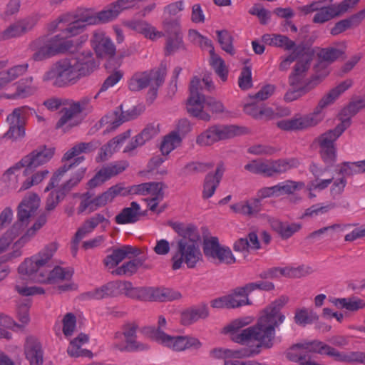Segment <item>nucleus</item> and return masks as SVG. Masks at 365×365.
Returning <instances> with one entry per match:
<instances>
[{"label":"nucleus","instance_id":"5","mask_svg":"<svg viewBox=\"0 0 365 365\" xmlns=\"http://www.w3.org/2000/svg\"><path fill=\"white\" fill-rule=\"evenodd\" d=\"M123 294L140 301L166 302L178 299L181 294L168 288L134 287L129 282H110L100 288L90 292V298L101 299L106 297Z\"/></svg>","mask_w":365,"mask_h":365},{"label":"nucleus","instance_id":"60","mask_svg":"<svg viewBox=\"0 0 365 365\" xmlns=\"http://www.w3.org/2000/svg\"><path fill=\"white\" fill-rule=\"evenodd\" d=\"M28 107L22 106L15 108L13 112L7 116V121L9 125H25Z\"/></svg>","mask_w":365,"mask_h":365},{"label":"nucleus","instance_id":"47","mask_svg":"<svg viewBox=\"0 0 365 365\" xmlns=\"http://www.w3.org/2000/svg\"><path fill=\"white\" fill-rule=\"evenodd\" d=\"M140 214V206L133 202L130 207L124 208L118 215L115 216V222L118 225H124L135 222Z\"/></svg>","mask_w":365,"mask_h":365},{"label":"nucleus","instance_id":"39","mask_svg":"<svg viewBox=\"0 0 365 365\" xmlns=\"http://www.w3.org/2000/svg\"><path fill=\"white\" fill-rule=\"evenodd\" d=\"M262 42L271 46L282 48L285 51H294V53L300 50V46L287 36L281 34H266L262 37Z\"/></svg>","mask_w":365,"mask_h":365},{"label":"nucleus","instance_id":"64","mask_svg":"<svg viewBox=\"0 0 365 365\" xmlns=\"http://www.w3.org/2000/svg\"><path fill=\"white\" fill-rule=\"evenodd\" d=\"M346 184L347 181L344 175L334 180L332 179V182L329 185L331 196L334 199L339 197L342 195Z\"/></svg>","mask_w":365,"mask_h":365},{"label":"nucleus","instance_id":"9","mask_svg":"<svg viewBox=\"0 0 365 365\" xmlns=\"http://www.w3.org/2000/svg\"><path fill=\"white\" fill-rule=\"evenodd\" d=\"M98 12L92 9H79L74 12L66 13L51 21L46 26L47 31H61L74 37L81 33L86 26L99 24Z\"/></svg>","mask_w":365,"mask_h":365},{"label":"nucleus","instance_id":"43","mask_svg":"<svg viewBox=\"0 0 365 365\" xmlns=\"http://www.w3.org/2000/svg\"><path fill=\"white\" fill-rule=\"evenodd\" d=\"M135 250L130 245H124L120 248L115 249L112 253L108 255L104 259V264L106 268L110 269L115 268L129 254H135Z\"/></svg>","mask_w":365,"mask_h":365},{"label":"nucleus","instance_id":"53","mask_svg":"<svg viewBox=\"0 0 365 365\" xmlns=\"http://www.w3.org/2000/svg\"><path fill=\"white\" fill-rule=\"evenodd\" d=\"M19 325L14 319L2 312H0V339H10L11 338V329Z\"/></svg>","mask_w":365,"mask_h":365},{"label":"nucleus","instance_id":"55","mask_svg":"<svg viewBox=\"0 0 365 365\" xmlns=\"http://www.w3.org/2000/svg\"><path fill=\"white\" fill-rule=\"evenodd\" d=\"M299 164V160L294 158L273 160L274 175L286 173L291 169L297 168Z\"/></svg>","mask_w":365,"mask_h":365},{"label":"nucleus","instance_id":"54","mask_svg":"<svg viewBox=\"0 0 365 365\" xmlns=\"http://www.w3.org/2000/svg\"><path fill=\"white\" fill-rule=\"evenodd\" d=\"M305 186L302 182L293 180H285L275 185L277 195L279 197L283 195H289L295 191L302 189Z\"/></svg>","mask_w":365,"mask_h":365},{"label":"nucleus","instance_id":"24","mask_svg":"<svg viewBox=\"0 0 365 365\" xmlns=\"http://www.w3.org/2000/svg\"><path fill=\"white\" fill-rule=\"evenodd\" d=\"M82 154V150L80 143L76 144L71 149L67 150L63 156V161H69L75 157L74 163L70 164H64L60 167L51 177L48 184L46 187L44 191L48 192L58 185L60 181L62 180L64 175L74 165H78L84 160L83 157H78L79 155Z\"/></svg>","mask_w":365,"mask_h":365},{"label":"nucleus","instance_id":"52","mask_svg":"<svg viewBox=\"0 0 365 365\" xmlns=\"http://www.w3.org/2000/svg\"><path fill=\"white\" fill-rule=\"evenodd\" d=\"M120 14L116 4L113 1L98 12L99 24L111 22L115 20Z\"/></svg>","mask_w":365,"mask_h":365},{"label":"nucleus","instance_id":"45","mask_svg":"<svg viewBox=\"0 0 365 365\" xmlns=\"http://www.w3.org/2000/svg\"><path fill=\"white\" fill-rule=\"evenodd\" d=\"M269 222L272 228L284 239L290 237L301 228L299 223L282 222L273 218H269Z\"/></svg>","mask_w":365,"mask_h":365},{"label":"nucleus","instance_id":"13","mask_svg":"<svg viewBox=\"0 0 365 365\" xmlns=\"http://www.w3.org/2000/svg\"><path fill=\"white\" fill-rule=\"evenodd\" d=\"M46 222L47 217L45 215L39 216L32 226L28 228L25 233L13 244L10 252L0 255V282L5 279L10 272L9 267L2 264L13 262L22 256L24 247L31 241Z\"/></svg>","mask_w":365,"mask_h":365},{"label":"nucleus","instance_id":"48","mask_svg":"<svg viewBox=\"0 0 365 365\" xmlns=\"http://www.w3.org/2000/svg\"><path fill=\"white\" fill-rule=\"evenodd\" d=\"M331 302L339 309H345L351 312H356L365 307V301L356 297L333 299Z\"/></svg>","mask_w":365,"mask_h":365},{"label":"nucleus","instance_id":"22","mask_svg":"<svg viewBox=\"0 0 365 365\" xmlns=\"http://www.w3.org/2000/svg\"><path fill=\"white\" fill-rule=\"evenodd\" d=\"M113 190L114 189L110 187L106 192L95 198H92L91 193L88 192L83 194L75 193L73 195L74 197H79L81 198L78 212L79 214L83 213L86 211L91 212L111 202L115 198V191Z\"/></svg>","mask_w":365,"mask_h":365},{"label":"nucleus","instance_id":"56","mask_svg":"<svg viewBox=\"0 0 365 365\" xmlns=\"http://www.w3.org/2000/svg\"><path fill=\"white\" fill-rule=\"evenodd\" d=\"M318 319V315L313 310L301 309L297 310L294 321L299 325L305 326Z\"/></svg>","mask_w":365,"mask_h":365},{"label":"nucleus","instance_id":"31","mask_svg":"<svg viewBox=\"0 0 365 365\" xmlns=\"http://www.w3.org/2000/svg\"><path fill=\"white\" fill-rule=\"evenodd\" d=\"M123 24L127 28L143 35L145 38L156 41L164 36L163 31H158L156 27L149 22L142 19H132L123 21Z\"/></svg>","mask_w":365,"mask_h":365},{"label":"nucleus","instance_id":"63","mask_svg":"<svg viewBox=\"0 0 365 365\" xmlns=\"http://www.w3.org/2000/svg\"><path fill=\"white\" fill-rule=\"evenodd\" d=\"M86 172V168H81L74 173L68 180L62 185L60 187L65 193L68 192L73 187H76L83 178Z\"/></svg>","mask_w":365,"mask_h":365},{"label":"nucleus","instance_id":"14","mask_svg":"<svg viewBox=\"0 0 365 365\" xmlns=\"http://www.w3.org/2000/svg\"><path fill=\"white\" fill-rule=\"evenodd\" d=\"M213 88L211 78L207 76L202 81L197 77H194L190 82V95L187 101V110L192 115L201 120L208 121L210 115L206 110L205 101L207 98L200 93L203 88L211 90Z\"/></svg>","mask_w":365,"mask_h":365},{"label":"nucleus","instance_id":"20","mask_svg":"<svg viewBox=\"0 0 365 365\" xmlns=\"http://www.w3.org/2000/svg\"><path fill=\"white\" fill-rule=\"evenodd\" d=\"M138 329V324L134 322L125 323L122 326V332L116 331L114 339L119 340L122 335L125 339V344L116 345L117 348L120 351H147L150 348L149 344L137 340V331Z\"/></svg>","mask_w":365,"mask_h":365},{"label":"nucleus","instance_id":"44","mask_svg":"<svg viewBox=\"0 0 365 365\" xmlns=\"http://www.w3.org/2000/svg\"><path fill=\"white\" fill-rule=\"evenodd\" d=\"M88 336L81 333L70 341L69 346L67 349L68 355L71 357L78 356H91V351L83 349L82 346L88 342Z\"/></svg>","mask_w":365,"mask_h":365},{"label":"nucleus","instance_id":"50","mask_svg":"<svg viewBox=\"0 0 365 365\" xmlns=\"http://www.w3.org/2000/svg\"><path fill=\"white\" fill-rule=\"evenodd\" d=\"M248 295L249 292L245 286L234 289L232 293L227 295L230 309L250 304Z\"/></svg>","mask_w":365,"mask_h":365},{"label":"nucleus","instance_id":"28","mask_svg":"<svg viewBox=\"0 0 365 365\" xmlns=\"http://www.w3.org/2000/svg\"><path fill=\"white\" fill-rule=\"evenodd\" d=\"M128 166V163L125 160L115 162L103 166L96 173L95 176L88 181V187L93 188L102 185L111 178L123 172Z\"/></svg>","mask_w":365,"mask_h":365},{"label":"nucleus","instance_id":"1","mask_svg":"<svg viewBox=\"0 0 365 365\" xmlns=\"http://www.w3.org/2000/svg\"><path fill=\"white\" fill-rule=\"evenodd\" d=\"M287 302V297L284 296L277 299L260 312L255 325L242 330V328L254 322L253 317L246 316L235 319L224 327L222 333L228 335L235 343L245 345L255 341L257 342V345L241 349L215 348L210 351V356L225 361L230 359H241L257 354L261 348H272L275 341L276 329L285 320V316L281 309Z\"/></svg>","mask_w":365,"mask_h":365},{"label":"nucleus","instance_id":"7","mask_svg":"<svg viewBox=\"0 0 365 365\" xmlns=\"http://www.w3.org/2000/svg\"><path fill=\"white\" fill-rule=\"evenodd\" d=\"M87 39L86 35L73 38L59 34L43 35L31 41L28 50L31 53V60L41 62L61 54L77 52Z\"/></svg>","mask_w":365,"mask_h":365},{"label":"nucleus","instance_id":"57","mask_svg":"<svg viewBox=\"0 0 365 365\" xmlns=\"http://www.w3.org/2000/svg\"><path fill=\"white\" fill-rule=\"evenodd\" d=\"M332 178L322 179L320 177L314 178L311 180L307 185V190L309 192V197L313 198L316 197L314 192H321L327 189L331 185Z\"/></svg>","mask_w":365,"mask_h":365},{"label":"nucleus","instance_id":"49","mask_svg":"<svg viewBox=\"0 0 365 365\" xmlns=\"http://www.w3.org/2000/svg\"><path fill=\"white\" fill-rule=\"evenodd\" d=\"M339 175L352 176L365 173V160L356 162H344L336 167Z\"/></svg>","mask_w":365,"mask_h":365},{"label":"nucleus","instance_id":"32","mask_svg":"<svg viewBox=\"0 0 365 365\" xmlns=\"http://www.w3.org/2000/svg\"><path fill=\"white\" fill-rule=\"evenodd\" d=\"M197 45L200 46L202 49H207L210 52L211 66L221 81L223 82L226 81L228 76V69L224 60L215 53L211 41L202 36V39L197 42Z\"/></svg>","mask_w":365,"mask_h":365},{"label":"nucleus","instance_id":"35","mask_svg":"<svg viewBox=\"0 0 365 365\" xmlns=\"http://www.w3.org/2000/svg\"><path fill=\"white\" fill-rule=\"evenodd\" d=\"M344 53V46L343 44L339 45V47L331 46L324 48L318 49L317 56L319 60V64L316 67L315 75L322 76L324 71L327 69L328 67H324V63H331L334 61L341 57Z\"/></svg>","mask_w":365,"mask_h":365},{"label":"nucleus","instance_id":"23","mask_svg":"<svg viewBox=\"0 0 365 365\" xmlns=\"http://www.w3.org/2000/svg\"><path fill=\"white\" fill-rule=\"evenodd\" d=\"M122 106L112 113H109L101 120V124L106 126V130H113L119 127L123 123L138 118L143 113V108L133 106L128 110L123 111Z\"/></svg>","mask_w":365,"mask_h":365},{"label":"nucleus","instance_id":"42","mask_svg":"<svg viewBox=\"0 0 365 365\" xmlns=\"http://www.w3.org/2000/svg\"><path fill=\"white\" fill-rule=\"evenodd\" d=\"M208 316L207 306L205 304H201L183 311L181 314V321L183 324L188 325L200 319H204Z\"/></svg>","mask_w":365,"mask_h":365},{"label":"nucleus","instance_id":"4","mask_svg":"<svg viewBox=\"0 0 365 365\" xmlns=\"http://www.w3.org/2000/svg\"><path fill=\"white\" fill-rule=\"evenodd\" d=\"M171 227L181 237L177 242V248L171 262L172 269L178 270L186 267L193 269L203 260L200 249V235L197 227L192 224L173 222Z\"/></svg>","mask_w":365,"mask_h":365},{"label":"nucleus","instance_id":"2","mask_svg":"<svg viewBox=\"0 0 365 365\" xmlns=\"http://www.w3.org/2000/svg\"><path fill=\"white\" fill-rule=\"evenodd\" d=\"M57 249V244L53 242L37 254L26 258L19 264L18 273L31 281L42 284L69 281L73 274L71 269L56 267L51 269L48 264Z\"/></svg>","mask_w":365,"mask_h":365},{"label":"nucleus","instance_id":"15","mask_svg":"<svg viewBox=\"0 0 365 365\" xmlns=\"http://www.w3.org/2000/svg\"><path fill=\"white\" fill-rule=\"evenodd\" d=\"M166 73V66L163 64L151 71L136 72L128 80V88L132 91H138L150 86L149 94L154 99L157 96L158 88L164 82Z\"/></svg>","mask_w":365,"mask_h":365},{"label":"nucleus","instance_id":"19","mask_svg":"<svg viewBox=\"0 0 365 365\" xmlns=\"http://www.w3.org/2000/svg\"><path fill=\"white\" fill-rule=\"evenodd\" d=\"M91 98L85 97L78 102L71 101L62 110V115L56 124L57 128L63 131L77 125L81 122L80 114L82 111L90 110Z\"/></svg>","mask_w":365,"mask_h":365},{"label":"nucleus","instance_id":"8","mask_svg":"<svg viewBox=\"0 0 365 365\" xmlns=\"http://www.w3.org/2000/svg\"><path fill=\"white\" fill-rule=\"evenodd\" d=\"M312 54L309 50L304 51L303 58H300L295 65L294 71L289 78L291 88L284 96L286 101L291 102L299 98L320 83L329 75V71L325 69L320 77L319 75H314L311 78H307V72L310 66Z\"/></svg>","mask_w":365,"mask_h":365},{"label":"nucleus","instance_id":"30","mask_svg":"<svg viewBox=\"0 0 365 365\" xmlns=\"http://www.w3.org/2000/svg\"><path fill=\"white\" fill-rule=\"evenodd\" d=\"M163 185V182H145L134 185L129 187H124L122 184H117L112 186L114 190V196H126L128 195H150L155 190L159 189Z\"/></svg>","mask_w":365,"mask_h":365},{"label":"nucleus","instance_id":"27","mask_svg":"<svg viewBox=\"0 0 365 365\" xmlns=\"http://www.w3.org/2000/svg\"><path fill=\"white\" fill-rule=\"evenodd\" d=\"M91 45L100 58H112L116 48L112 39L103 31H96L91 39Z\"/></svg>","mask_w":365,"mask_h":365},{"label":"nucleus","instance_id":"33","mask_svg":"<svg viewBox=\"0 0 365 365\" xmlns=\"http://www.w3.org/2000/svg\"><path fill=\"white\" fill-rule=\"evenodd\" d=\"M35 24L36 20L32 17L19 19L0 33V40L20 37L31 30Z\"/></svg>","mask_w":365,"mask_h":365},{"label":"nucleus","instance_id":"41","mask_svg":"<svg viewBox=\"0 0 365 365\" xmlns=\"http://www.w3.org/2000/svg\"><path fill=\"white\" fill-rule=\"evenodd\" d=\"M24 352L30 365H42L43 352L41 346L37 340L27 338L24 346Z\"/></svg>","mask_w":365,"mask_h":365},{"label":"nucleus","instance_id":"26","mask_svg":"<svg viewBox=\"0 0 365 365\" xmlns=\"http://www.w3.org/2000/svg\"><path fill=\"white\" fill-rule=\"evenodd\" d=\"M163 26L168 36L165 51L168 54L173 53L183 46L180 21L165 19Z\"/></svg>","mask_w":365,"mask_h":365},{"label":"nucleus","instance_id":"12","mask_svg":"<svg viewBox=\"0 0 365 365\" xmlns=\"http://www.w3.org/2000/svg\"><path fill=\"white\" fill-rule=\"evenodd\" d=\"M49 175L47 169H41L31 173L21 159L9 168L2 175L1 180L10 189L22 192L41 183Z\"/></svg>","mask_w":365,"mask_h":365},{"label":"nucleus","instance_id":"18","mask_svg":"<svg viewBox=\"0 0 365 365\" xmlns=\"http://www.w3.org/2000/svg\"><path fill=\"white\" fill-rule=\"evenodd\" d=\"M242 133V128L234 125H213L196 137V144L200 147L210 146L215 143L233 138Z\"/></svg>","mask_w":365,"mask_h":365},{"label":"nucleus","instance_id":"36","mask_svg":"<svg viewBox=\"0 0 365 365\" xmlns=\"http://www.w3.org/2000/svg\"><path fill=\"white\" fill-rule=\"evenodd\" d=\"M110 225L108 219L101 213L96 214L93 217L86 220L83 225L77 230L75 236L76 241H81L86 236L93 232L95 228L101 225L103 230H105Z\"/></svg>","mask_w":365,"mask_h":365},{"label":"nucleus","instance_id":"10","mask_svg":"<svg viewBox=\"0 0 365 365\" xmlns=\"http://www.w3.org/2000/svg\"><path fill=\"white\" fill-rule=\"evenodd\" d=\"M166 325V319L164 316L160 315L158 317L157 327H144L141 329V333L152 341L174 351L199 349L202 346V343L196 337L187 335L172 336L165 333L163 329L165 328Z\"/></svg>","mask_w":365,"mask_h":365},{"label":"nucleus","instance_id":"51","mask_svg":"<svg viewBox=\"0 0 365 365\" xmlns=\"http://www.w3.org/2000/svg\"><path fill=\"white\" fill-rule=\"evenodd\" d=\"M322 120V115L318 111H315V110L310 114L296 116L294 117L296 130H302L314 126Z\"/></svg>","mask_w":365,"mask_h":365},{"label":"nucleus","instance_id":"58","mask_svg":"<svg viewBox=\"0 0 365 365\" xmlns=\"http://www.w3.org/2000/svg\"><path fill=\"white\" fill-rule=\"evenodd\" d=\"M15 290L21 295L25 297L43 294L44 289L38 286H28L24 284L21 279H18L15 284Z\"/></svg>","mask_w":365,"mask_h":365},{"label":"nucleus","instance_id":"46","mask_svg":"<svg viewBox=\"0 0 365 365\" xmlns=\"http://www.w3.org/2000/svg\"><path fill=\"white\" fill-rule=\"evenodd\" d=\"M182 142V137L175 132H170L165 135L160 143V150L163 155H168L176 148H179Z\"/></svg>","mask_w":365,"mask_h":365},{"label":"nucleus","instance_id":"38","mask_svg":"<svg viewBox=\"0 0 365 365\" xmlns=\"http://www.w3.org/2000/svg\"><path fill=\"white\" fill-rule=\"evenodd\" d=\"M159 132L160 128L158 124H148L140 133L135 135L125 146L124 152L128 153L134 150L137 147L143 145L146 142L156 136Z\"/></svg>","mask_w":365,"mask_h":365},{"label":"nucleus","instance_id":"59","mask_svg":"<svg viewBox=\"0 0 365 365\" xmlns=\"http://www.w3.org/2000/svg\"><path fill=\"white\" fill-rule=\"evenodd\" d=\"M142 264L143 262L140 259H133L113 270L112 273L116 275H131L135 273Z\"/></svg>","mask_w":365,"mask_h":365},{"label":"nucleus","instance_id":"25","mask_svg":"<svg viewBox=\"0 0 365 365\" xmlns=\"http://www.w3.org/2000/svg\"><path fill=\"white\" fill-rule=\"evenodd\" d=\"M15 88V91L1 92L0 98L7 100H17L30 97L33 96L37 91L38 86L34 82L32 76L23 78L11 86Z\"/></svg>","mask_w":365,"mask_h":365},{"label":"nucleus","instance_id":"61","mask_svg":"<svg viewBox=\"0 0 365 365\" xmlns=\"http://www.w3.org/2000/svg\"><path fill=\"white\" fill-rule=\"evenodd\" d=\"M217 35L222 49L227 53L233 54L235 50L232 45V35L226 30L217 31Z\"/></svg>","mask_w":365,"mask_h":365},{"label":"nucleus","instance_id":"17","mask_svg":"<svg viewBox=\"0 0 365 365\" xmlns=\"http://www.w3.org/2000/svg\"><path fill=\"white\" fill-rule=\"evenodd\" d=\"M360 0H344L339 4L324 6V1H315L304 6L302 11L305 14L316 11L313 21L317 24H322L330 19L346 12L354 7Z\"/></svg>","mask_w":365,"mask_h":365},{"label":"nucleus","instance_id":"16","mask_svg":"<svg viewBox=\"0 0 365 365\" xmlns=\"http://www.w3.org/2000/svg\"><path fill=\"white\" fill-rule=\"evenodd\" d=\"M350 125V118H345L333 130H330L318 137L317 142L319 146V153L325 164L331 165L336 160L335 142Z\"/></svg>","mask_w":365,"mask_h":365},{"label":"nucleus","instance_id":"6","mask_svg":"<svg viewBox=\"0 0 365 365\" xmlns=\"http://www.w3.org/2000/svg\"><path fill=\"white\" fill-rule=\"evenodd\" d=\"M308 352L327 355L331 357L336 362L365 364V352L339 351L326 343L317 340L294 344L287 351L286 356L288 359L297 362L299 365H312L314 361L306 356Z\"/></svg>","mask_w":365,"mask_h":365},{"label":"nucleus","instance_id":"11","mask_svg":"<svg viewBox=\"0 0 365 365\" xmlns=\"http://www.w3.org/2000/svg\"><path fill=\"white\" fill-rule=\"evenodd\" d=\"M39 196L33 192L27 194L17 208V221L0 237V255L6 252L14 240L28 225L30 218L40 206Z\"/></svg>","mask_w":365,"mask_h":365},{"label":"nucleus","instance_id":"29","mask_svg":"<svg viewBox=\"0 0 365 365\" xmlns=\"http://www.w3.org/2000/svg\"><path fill=\"white\" fill-rule=\"evenodd\" d=\"M54 153V148L41 146L35 149L21 159L26 164L27 170L34 173L33 170L48 163L53 158Z\"/></svg>","mask_w":365,"mask_h":365},{"label":"nucleus","instance_id":"34","mask_svg":"<svg viewBox=\"0 0 365 365\" xmlns=\"http://www.w3.org/2000/svg\"><path fill=\"white\" fill-rule=\"evenodd\" d=\"M353 83L352 79H346L330 90L329 93L322 97L319 101L318 106L315 108V111H318L319 114L322 115V119H324L325 115L324 109L334 103L342 93L353 86Z\"/></svg>","mask_w":365,"mask_h":365},{"label":"nucleus","instance_id":"62","mask_svg":"<svg viewBox=\"0 0 365 365\" xmlns=\"http://www.w3.org/2000/svg\"><path fill=\"white\" fill-rule=\"evenodd\" d=\"M123 76L124 73L120 70H116L113 73L109 75L102 84L99 92L94 96V99L98 98L101 92H104L110 88L115 86L123 78Z\"/></svg>","mask_w":365,"mask_h":365},{"label":"nucleus","instance_id":"40","mask_svg":"<svg viewBox=\"0 0 365 365\" xmlns=\"http://www.w3.org/2000/svg\"><path fill=\"white\" fill-rule=\"evenodd\" d=\"M230 208L237 214L256 217L262 210V203L259 199L255 197L233 204Z\"/></svg>","mask_w":365,"mask_h":365},{"label":"nucleus","instance_id":"21","mask_svg":"<svg viewBox=\"0 0 365 365\" xmlns=\"http://www.w3.org/2000/svg\"><path fill=\"white\" fill-rule=\"evenodd\" d=\"M203 252L207 257L217 259L220 263L231 264L236 261L230 248L221 245L218 239L215 237L204 240Z\"/></svg>","mask_w":365,"mask_h":365},{"label":"nucleus","instance_id":"37","mask_svg":"<svg viewBox=\"0 0 365 365\" xmlns=\"http://www.w3.org/2000/svg\"><path fill=\"white\" fill-rule=\"evenodd\" d=\"M130 130H128L124 133L117 135L111 140H110L107 144L101 147L98 156L96 157V161L99 163L106 160L114 153L118 151L121 148L123 144L130 136Z\"/></svg>","mask_w":365,"mask_h":365},{"label":"nucleus","instance_id":"3","mask_svg":"<svg viewBox=\"0 0 365 365\" xmlns=\"http://www.w3.org/2000/svg\"><path fill=\"white\" fill-rule=\"evenodd\" d=\"M99 63L90 51H83L76 58H63L56 61L42 77L58 87L76 83L82 77L93 73Z\"/></svg>","mask_w":365,"mask_h":365}]
</instances>
